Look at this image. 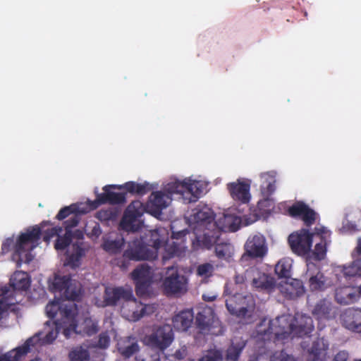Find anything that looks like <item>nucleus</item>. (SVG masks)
I'll return each mask as SVG.
<instances>
[{"label":"nucleus","instance_id":"nucleus-1","mask_svg":"<svg viewBox=\"0 0 361 361\" xmlns=\"http://www.w3.org/2000/svg\"><path fill=\"white\" fill-rule=\"evenodd\" d=\"M75 308V304H62L59 299L49 302L45 307L47 316L52 319L59 314L60 319L53 322H47L45 325L47 326L45 329H49L47 331L36 333L22 345L1 355L0 361H21L32 348L52 343L58 334L61 333L68 321L73 319Z\"/></svg>","mask_w":361,"mask_h":361},{"label":"nucleus","instance_id":"nucleus-2","mask_svg":"<svg viewBox=\"0 0 361 361\" xmlns=\"http://www.w3.org/2000/svg\"><path fill=\"white\" fill-rule=\"evenodd\" d=\"M314 329L313 320L310 316L300 313H296L294 317L283 314L274 319H262L256 326L255 336L263 341L283 342L290 335L310 336Z\"/></svg>","mask_w":361,"mask_h":361},{"label":"nucleus","instance_id":"nucleus-3","mask_svg":"<svg viewBox=\"0 0 361 361\" xmlns=\"http://www.w3.org/2000/svg\"><path fill=\"white\" fill-rule=\"evenodd\" d=\"M171 200L172 197L170 195L161 190L151 193L145 208L140 201H133L126 208L120 226L127 231H137L141 227L137 218L142 215L145 210L152 216L158 217L161 215L162 210L169 205Z\"/></svg>","mask_w":361,"mask_h":361},{"label":"nucleus","instance_id":"nucleus-4","mask_svg":"<svg viewBox=\"0 0 361 361\" xmlns=\"http://www.w3.org/2000/svg\"><path fill=\"white\" fill-rule=\"evenodd\" d=\"M42 229L35 225L28 227L22 233L16 241V255H18V267L22 263L29 264L32 260L30 251L38 244L41 238Z\"/></svg>","mask_w":361,"mask_h":361},{"label":"nucleus","instance_id":"nucleus-5","mask_svg":"<svg viewBox=\"0 0 361 361\" xmlns=\"http://www.w3.org/2000/svg\"><path fill=\"white\" fill-rule=\"evenodd\" d=\"M161 244L160 239H155L151 248L142 239L136 238L129 242L128 248L123 252V258L133 261L154 260L158 257L157 250Z\"/></svg>","mask_w":361,"mask_h":361},{"label":"nucleus","instance_id":"nucleus-6","mask_svg":"<svg viewBox=\"0 0 361 361\" xmlns=\"http://www.w3.org/2000/svg\"><path fill=\"white\" fill-rule=\"evenodd\" d=\"M224 225L216 226L203 229V236L202 240L197 238V241H201L202 246L207 249H210L214 245H216L219 240L221 231L226 229L235 232L239 228L240 219L231 214L224 215Z\"/></svg>","mask_w":361,"mask_h":361},{"label":"nucleus","instance_id":"nucleus-7","mask_svg":"<svg viewBox=\"0 0 361 361\" xmlns=\"http://www.w3.org/2000/svg\"><path fill=\"white\" fill-rule=\"evenodd\" d=\"M228 311L239 318L251 317L255 309V300L252 294L236 293L226 300Z\"/></svg>","mask_w":361,"mask_h":361},{"label":"nucleus","instance_id":"nucleus-8","mask_svg":"<svg viewBox=\"0 0 361 361\" xmlns=\"http://www.w3.org/2000/svg\"><path fill=\"white\" fill-rule=\"evenodd\" d=\"M77 309L73 319H69L63 329L61 334L66 338H69L73 334H78L82 336H91L96 334L98 331L97 323L93 321L90 317H85L82 322L77 323L75 317Z\"/></svg>","mask_w":361,"mask_h":361},{"label":"nucleus","instance_id":"nucleus-9","mask_svg":"<svg viewBox=\"0 0 361 361\" xmlns=\"http://www.w3.org/2000/svg\"><path fill=\"white\" fill-rule=\"evenodd\" d=\"M112 189L122 190L121 185H107L103 187L104 192L97 193L94 201H89L92 209H97L103 204H122L126 202V192H116Z\"/></svg>","mask_w":361,"mask_h":361},{"label":"nucleus","instance_id":"nucleus-10","mask_svg":"<svg viewBox=\"0 0 361 361\" xmlns=\"http://www.w3.org/2000/svg\"><path fill=\"white\" fill-rule=\"evenodd\" d=\"M245 252L240 258V262L244 263L249 259H263L267 253V246L265 238L262 235H254L250 236L245 245Z\"/></svg>","mask_w":361,"mask_h":361},{"label":"nucleus","instance_id":"nucleus-11","mask_svg":"<svg viewBox=\"0 0 361 361\" xmlns=\"http://www.w3.org/2000/svg\"><path fill=\"white\" fill-rule=\"evenodd\" d=\"M313 236L314 233H311L305 228L291 233L288 240L292 251L298 255H307L311 250Z\"/></svg>","mask_w":361,"mask_h":361},{"label":"nucleus","instance_id":"nucleus-12","mask_svg":"<svg viewBox=\"0 0 361 361\" xmlns=\"http://www.w3.org/2000/svg\"><path fill=\"white\" fill-rule=\"evenodd\" d=\"M52 290L63 294L68 300L78 301L80 298V288L72 283L71 277L66 276H55L52 283Z\"/></svg>","mask_w":361,"mask_h":361},{"label":"nucleus","instance_id":"nucleus-13","mask_svg":"<svg viewBox=\"0 0 361 361\" xmlns=\"http://www.w3.org/2000/svg\"><path fill=\"white\" fill-rule=\"evenodd\" d=\"M190 221L197 224V227L201 230L219 226V224L214 221L213 211L206 205L195 208L190 216Z\"/></svg>","mask_w":361,"mask_h":361},{"label":"nucleus","instance_id":"nucleus-14","mask_svg":"<svg viewBox=\"0 0 361 361\" xmlns=\"http://www.w3.org/2000/svg\"><path fill=\"white\" fill-rule=\"evenodd\" d=\"M173 340V333L169 325H164L158 327L148 338L149 343L153 348L160 350H164L168 348Z\"/></svg>","mask_w":361,"mask_h":361},{"label":"nucleus","instance_id":"nucleus-15","mask_svg":"<svg viewBox=\"0 0 361 361\" xmlns=\"http://www.w3.org/2000/svg\"><path fill=\"white\" fill-rule=\"evenodd\" d=\"M288 214L300 218L307 226H311L316 220V212L302 201H297L288 209Z\"/></svg>","mask_w":361,"mask_h":361},{"label":"nucleus","instance_id":"nucleus-16","mask_svg":"<svg viewBox=\"0 0 361 361\" xmlns=\"http://www.w3.org/2000/svg\"><path fill=\"white\" fill-rule=\"evenodd\" d=\"M307 275L309 276L308 286L311 291H324L331 286V280L314 264L308 266Z\"/></svg>","mask_w":361,"mask_h":361},{"label":"nucleus","instance_id":"nucleus-17","mask_svg":"<svg viewBox=\"0 0 361 361\" xmlns=\"http://www.w3.org/2000/svg\"><path fill=\"white\" fill-rule=\"evenodd\" d=\"M227 189L234 200L243 204H247L250 202L251 198L250 180L238 179L235 182L228 183Z\"/></svg>","mask_w":361,"mask_h":361},{"label":"nucleus","instance_id":"nucleus-18","mask_svg":"<svg viewBox=\"0 0 361 361\" xmlns=\"http://www.w3.org/2000/svg\"><path fill=\"white\" fill-rule=\"evenodd\" d=\"M197 326L204 331L214 334L212 330L217 327L219 321L216 318L214 310L211 307H204L198 312L196 316Z\"/></svg>","mask_w":361,"mask_h":361},{"label":"nucleus","instance_id":"nucleus-19","mask_svg":"<svg viewBox=\"0 0 361 361\" xmlns=\"http://www.w3.org/2000/svg\"><path fill=\"white\" fill-rule=\"evenodd\" d=\"M331 231L322 226H316L314 231L315 237L319 238L313 250V255L317 260L324 259L326 253V246L330 243Z\"/></svg>","mask_w":361,"mask_h":361},{"label":"nucleus","instance_id":"nucleus-20","mask_svg":"<svg viewBox=\"0 0 361 361\" xmlns=\"http://www.w3.org/2000/svg\"><path fill=\"white\" fill-rule=\"evenodd\" d=\"M341 322L345 329L361 334V310L349 308L341 314Z\"/></svg>","mask_w":361,"mask_h":361},{"label":"nucleus","instance_id":"nucleus-21","mask_svg":"<svg viewBox=\"0 0 361 361\" xmlns=\"http://www.w3.org/2000/svg\"><path fill=\"white\" fill-rule=\"evenodd\" d=\"M163 288L166 295L182 293L186 290L185 279L177 271L165 278Z\"/></svg>","mask_w":361,"mask_h":361},{"label":"nucleus","instance_id":"nucleus-22","mask_svg":"<svg viewBox=\"0 0 361 361\" xmlns=\"http://www.w3.org/2000/svg\"><path fill=\"white\" fill-rule=\"evenodd\" d=\"M132 297V288L123 287L106 288L104 302L107 306L116 305L120 300L129 299Z\"/></svg>","mask_w":361,"mask_h":361},{"label":"nucleus","instance_id":"nucleus-23","mask_svg":"<svg viewBox=\"0 0 361 361\" xmlns=\"http://www.w3.org/2000/svg\"><path fill=\"white\" fill-rule=\"evenodd\" d=\"M141 302H139L134 296L132 292V297L129 299H125L121 305V312L123 317L132 322L138 321L142 318V314L139 310Z\"/></svg>","mask_w":361,"mask_h":361},{"label":"nucleus","instance_id":"nucleus-24","mask_svg":"<svg viewBox=\"0 0 361 361\" xmlns=\"http://www.w3.org/2000/svg\"><path fill=\"white\" fill-rule=\"evenodd\" d=\"M117 349L123 357L130 358L140 350L138 340L135 336L123 337L118 341Z\"/></svg>","mask_w":361,"mask_h":361},{"label":"nucleus","instance_id":"nucleus-25","mask_svg":"<svg viewBox=\"0 0 361 361\" xmlns=\"http://www.w3.org/2000/svg\"><path fill=\"white\" fill-rule=\"evenodd\" d=\"M312 314L318 319H331L336 317V308L332 302L326 298L319 300L314 305Z\"/></svg>","mask_w":361,"mask_h":361},{"label":"nucleus","instance_id":"nucleus-26","mask_svg":"<svg viewBox=\"0 0 361 361\" xmlns=\"http://www.w3.org/2000/svg\"><path fill=\"white\" fill-rule=\"evenodd\" d=\"M194 314L192 310L180 311L173 318V325L175 329L180 331H186L192 325Z\"/></svg>","mask_w":361,"mask_h":361},{"label":"nucleus","instance_id":"nucleus-27","mask_svg":"<svg viewBox=\"0 0 361 361\" xmlns=\"http://www.w3.org/2000/svg\"><path fill=\"white\" fill-rule=\"evenodd\" d=\"M358 294L351 287H339L335 290V300L341 305H348L355 302Z\"/></svg>","mask_w":361,"mask_h":361},{"label":"nucleus","instance_id":"nucleus-28","mask_svg":"<svg viewBox=\"0 0 361 361\" xmlns=\"http://www.w3.org/2000/svg\"><path fill=\"white\" fill-rule=\"evenodd\" d=\"M10 285L14 290H26L30 286V279L27 272L16 271L10 279Z\"/></svg>","mask_w":361,"mask_h":361},{"label":"nucleus","instance_id":"nucleus-29","mask_svg":"<svg viewBox=\"0 0 361 361\" xmlns=\"http://www.w3.org/2000/svg\"><path fill=\"white\" fill-rule=\"evenodd\" d=\"M184 196L183 198L188 200V202H196L202 190L199 187L200 183L194 180H184Z\"/></svg>","mask_w":361,"mask_h":361},{"label":"nucleus","instance_id":"nucleus-30","mask_svg":"<svg viewBox=\"0 0 361 361\" xmlns=\"http://www.w3.org/2000/svg\"><path fill=\"white\" fill-rule=\"evenodd\" d=\"M262 179L261 192L264 197H269L276 190V178L273 172H265L260 175Z\"/></svg>","mask_w":361,"mask_h":361},{"label":"nucleus","instance_id":"nucleus-31","mask_svg":"<svg viewBox=\"0 0 361 361\" xmlns=\"http://www.w3.org/2000/svg\"><path fill=\"white\" fill-rule=\"evenodd\" d=\"M327 348L322 341H314L308 350L307 361H324Z\"/></svg>","mask_w":361,"mask_h":361},{"label":"nucleus","instance_id":"nucleus-32","mask_svg":"<svg viewBox=\"0 0 361 361\" xmlns=\"http://www.w3.org/2000/svg\"><path fill=\"white\" fill-rule=\"evenodd\" d=\"M121 186L127 192L132 195H144L152 190L149 184L147 182L137 183L134 181H128L121 185Z\"/></svg>","mask_w":361,"mask_h":361},{"label":"nucleus","instance_id":"nucleus-33","mask_svg":"<svg viewBox=\"0 0 361 361\" xmlns=\"http://www.w3.org/2000/svg\"><path fill=\"white\" fill-rule=\"evenodd\" d=\"M85 255V250L81 245L78 243L72 245V251L67 257V264L72 268L78 267L80 265V261Z\"/></svg>","mask_w":361,"mask_h":361},{"label":"nucleus","instance_id":"nucleus-34","mask_svg":"<svg viewBox=\"0 0 361 361\" xmlns=\"http://www.w3.org/2000/svg\"><path fill=\"white\" fill-rule=\"evenodd\" d=\"M252 283L256 288L267 291L271 290L275 286L274 279L266 274H259L257 278L253 279Z\"/></svg>","mask_w":361,"mask_h":361},{"label":"nucleus","instance_id":"nucleus-35","mask_svg":"<svg viewBox=\"0 0 361 361\" xmlns=\"http://www.w3.org/2000/svg\"><path fill=\"white\" fill-rule=\"evenodd\" d=\"M133 279L135 281H151L152 271L151 267L142 264L133 270L131 274Z\"/></svg>","mask_w":361,"mask_h":361},{"label":"nucleus","instance_id":"nucleus-36","mask_svg":"<svg viewBox=\"0 0 361 361\" xmlns=\"http://www.w3.org/2000/svg\"><path fill=\"white\" fill-rule=\"evenodd\" d=\"M291 263L288 259H281L275 266V273L280 279L290 277Z\"/></svg>","mask_w":361,"mask_h":361},{"label":"nucleus","instance_id":"nucleus-37","mask_svg":"<svg viewBox=\"0 0 361 361\" xmlns=\"http://www.w3.org/2000/svg\"><path fill=\"white\" fill-rule=\"evenodd\" d=\"M118 216V212L114 208L103 209L96 213L95 217L101 222L109 223L115 221Z\"/></svg>","mask_w":361,"mask_h":361},{"label":"nucleus","instance_id":"nucleus-38","mask_svg":"<svg viewBox=\"0 0 361 361\" xmlns=\"http://www.w3.org/2000/svg\"><path fill=\"white\" fill-rule=\"evenodd\" d=\"M68 357L71 361H88L90 353L86 348L77 346L69 352Z\"/></svg>","mask_w":361,"mask_h":361},{"label":"nucleus","instance_id":"nucleus-39","mask_svg":"<svg viewBox=\"0 0 361 361\" xmlns=\"http://www.w3.org/2000/svg\"><path fill=\"white\" fill-rule=\"evenodd\" d=\"M184 181H171L168 183L162 190L165 194L172 196L173 194H180L184 196Z\"/></svg>","mask_w":361,"mask_h":361},{"label":"nucleus","instance_id":"nucleus-40","mask_svg":"<svg viewBox=\"0 0 361 361\" xmlns=\"http://www.w3.org/2000/svg\"><path fill=\"white\" fill-rule=\"evenodd\" d=\"M164 250L167 254V258L175 256H180L183 252V246L180 243L172 241L166 242L164 245Z\"/></svg>","mask_w":361,"mask_h":361},{"label":"nucleus","instance_id":"nucleus-41","mask_svg":"<svg viewBox=\"0 0 361 361\" xmlns=\"http://www.w3.org/2000/svg\"><path fill=\"white\" fill-rule=\"evenodd\" d=\"M245 345V343H244L237 345L232 343L226 350V359L231 361H237Z\"/></svg>","mask_w":361,"mask_h":361},{"label":"nucleus","instance_id":"nucleus-42","mask_svg":"<svg viewBox=\"0 0 361 361\" xmlns=\"http://www.w3.org/2000/svg\"><path fill=\"white\" fill-rule=\"evenodd\" d=\"M73 238V232L65 231L63 235H58L54 247L57 250H63L66 248L71 243Z\"/></svg>","mask_w":361,"mask_h":361},{"label":"nucleus","instance_id":"nucleus-43","mask_svg":"<svg viewBox=\"0 0 361 361\" xmlns=\"http://www.w3.org/2000/svg\"><path fill=\"white\" fill-rule=\"evenodd\" d=\"M124 245V239L123 238L114 240H107L103 244V248L106 251L116 254L119 252Z\"/></svg>","mask_w":361,"mask_h":361},{"label":"nucleus","instance_id":"nucleus-44","mask_svg":"<svg viewBox=\"0 0 361 361\" xmlns=\"http://www.w3.org/2000/svg\"><path fill=\"white\" fill-rule=\"evenodd\" d=\"M75 213H85V212L80 210L76 204H73L70 206L64 207L61 209L57 214L56 219L58 220H63L71 214Z\"/></svg>","mask_w":361,"mask_h":361},{"label":"nucleus","instance_id":"nucleus-45","mask_svg":"<svg viewBox=\"0 0 361 361\" xmlns=\"http://www.w3.org/2000/svg\"><path fill=\"white\" fill-rule=\"evenodd\" d=\"M214 271V266L210 263L200 264L197 268V274L199 276L207 279L212 276Z\"/></svg>","mask_w":361,"mask_h":361},{"label":"nucleus","instance_id":"nucleus-46","mask_svg":"<svg viewBox=\"0 0 361 361\" xmlns=\"http://www.w3.org/2000/svg\"><path fill=\"white\" fill-rule=\"evenodd\" d=\"M215 253L218 258L226 259L230 254V244L226 243H217L215 245Z\"/></svg>","mask_w":361,"mask_h":361},{"label":"nucleus","instance_id":"nucleus-47","mask_svg":"<svg viewBox=\"0 0 361 361\" xmlns=\"http://www.w3.org/2000/svg\"><path fill=\"white\" fill-rule=\"evenodd\" d=\"M1 250L4 253L13 250V259L18 262V255H16V242L13 238H8L4 241L1 245Z\"/></svg>","mask_w":361,"mask_h":361},{"label":"nucleus","instance_id":"nucleus-48","mask_svg":"<svg viewBox=\"0 0 361 361\" xmlns=\"http://www.w3.org/2000/svg\"><path fill=\"white\" fill-rule=\"evenodd\" d=\"M360 262H354L350 266L345 267L343 269L344 275L346 276H361V267Z\"/></svg>","mask_w":361,"mask_h":361},{"label":"nucleus","instance_id":"nucleus-49","mask_svg":"<svg viewBox=\"0 0 361 361\" xmlns=\"http://www.w3.org/2000/svg\"><path fill=\"white\" fill-rule=\"evenodd\" d=\"M223 355L220 350H214L209 351L206 355L200 357L198 361H222Z\"/></svg>","mask_w":361,"mask_h":361},{"label":"nucleus","instance_id":"nucleus-50","mask_svg":"<svg viewBox=\"0 0 361 361\" xmlns=\"http://www.w3.org/2000/svg\"><path fill=\"white\" fill-rule=\"evenodd\" d=\"M293 287H295V290L290 292L291 298L299 297L304 294L305 288L301 281L295 279L293 282L290 284V289H293Z\"/></svg>","mask_w":361,"mask_h":361},{"label":"nucleus","instance_id":"nucleus-51","mask_svg":"<svg viewBox=\"0 0 361 361\" xmlns=\"http://www.w3.org/2000/svg\"><path fill=\"white\" fill-rule=\"evenodd\" d=\"M135 292L137 295H144L147 293L151 281H135Z\"/></svg>","mask_w":361,"mask_h":361},{"label":"nucleus","instance_id":"nucleus-52","mask_svg":"<svg viewBox=\"0 0 361 361\" xmlns=\"http://www.w3.org/2000/svg\"><path fill=\"white\" fill-rule=\"evenodd\" d=\"M271 361H297L292 355L284 350L276 351L271 357Z\"/></svg>","mask_w":361,"mask_h":361},{"label":"nucleus","instance_id":"nucleus-53","mask_svg":"<svg viewBox=\"0 0 361 361\" xmlns=\"http://www.w3.org/2000/svg\"><path fill=\"white\" fill-rule=\"evenodd\" d=\"M81 213H75L74 215L64 221L65 231L72 232L71 229L78 226L80 221V216L78 214Z\"/></svg>","mask_w":361,"mask_h":361},{"label":"nucleus","instance_id":"nucleus-54","mask_svg":"<svg viewBox=\"0 0 361 361\" xmlns=\"http://www.w3.org/2000/svg\"><path fill=\"white\" fill-rule=\"evenodd\" d=\"M63 231V228L61 226L53 227L44 231L43 235V240L45 242H49L51 238L57 236Z\"/></svg>","mask_w":361,"mask_h":361},{"label":"nucleus","instance_id":"nucleus-55","mask_svg":"<svg viewBox=\"0 0 361 361\" xmlns=\"http://www.w3.org/2000/svg\"><path fill=\"white\" fill-rule=\"evenodd\" d=\"M141 310L140 313L142 314V317L153 314L157 310V305L155 304H143L141 302L140 305Z\"/></svg>","mask_w":361,"mask_h":361},{"label":"nucleus","instance_id":"nucleus-56","mask_svg":"<svg viewBox=\"0 0 361 361\" xmlns=\"http://www.w3.org/2000/svg\"><path fill=\"white\" fill-rule=\"evenodd\" d=\"M110 344V338L106 333H102L99 336L97 346L100 348L105 349Z\"/></svg>","mask_w":361,"mask_h":361},{"label":"nucleus","instance_id":"nucleus-57","mask_svg":"<svg viewBox=\"0 0 361 361\" xmlns=\"http://www.w3.org/2000/svg\"><path fill=\"white\" fill-rule=\"evenodd\" d=\"M348 358L349 353L347 350H340L335 355L333 361H348Z\"/></svg>","mask_w":361,"mask_h":361},{"label":"nucleus","instance_id":"nucleus-58","mask_svg":"<svg viewBox=\"0 0 361 361\" xmlns=\"http://www.w3.org/2000/svg\"><path fill=\"white\" fill-rule=\"evenodd\" d=\"M185 355H186V350L185 349L177 350L174 353V357L177 360H183V358H185Z\"/></svg>","mask_w":361,"mask_h":361},{"label":"nucleus","instance_id":"nucleus-59","mask_svg":"<svg viewBox=\"0 0 361 361\" xmlns=\"http://www.w3.org/2000/svg\"><path fill=\"white\" fill-rule=\"evenodd\" d=\"M186 235V232L185 231H178V232H174L173 231L172 232V235H171V238L173 239H176V240H179L183 237H185V235Z\"/></svg>","mask_w":361,"mask_h":361},{"label":"nucleus","instance_id":"nucleus-60","mask_svg":"<svg viewBox=\"0 0 361 361\" xmlns=\"http://www.w3.org/2000/svg\"><path fill=\"white\" fill-rule=\"evenodd\" d=\"M102 231L99 225H96L94 226L92 231V234L96 236H99L101 234Z\"/></svg>","mask_w":361,"mask_h":361},{"label":"nucleus","instance_id":"nucleus-61","mask_svg":"<svg viewBox=\"0 0 361 361\" xmlns=\"http://www.w3.org/2000/svg\"><path fill=\"white\" fill-rule=\"evenodd\" d=\"M73 237L75 236L78 239H82L83 238L82 232L79 230H77L75 232V233H73Z\"/></svg>","mask_w":361,"mask_h":361},{"label":"nucleus","instance_id":"nucleus-62","mask_svg":"<svg viewBox=\"0 0 361 361\" xmlns=\"http://www.w3.org/2000/svg\"><path fill=\"white\" fill-rule=\"evenodd\" d=\"M356 251L358 255H361V238H359L357 240V245L356 247Z\"/></svg>","mask_w":361,"mask_h":361},{"label":"nucleus","instance_id":"nucleus-63","mask_svg":"<svg viewBox=\"0 0 361 361\" xmlns=\"http://www.w3.org/2000/svg\"><path fill=\"white\" fill-rule=\"evenodd\" d=\"M203 298V300H205V301H209V302H212V301H214L215 299H216V297L215 296H212V297H208L207 298L205 295H203L202 296Z\"/></svg>","mask_w":361,"mask_h":361},{"label":"nucleus","instance_id":"nucleus-64","mask_svg":"<svg viewBox=\"0 0 361 361\" xmlns=\"http://www.w3.org/2000/svg\"><path fill=\"white\" fill-rule=\"evenodd\" d=\"M136 361H151V359L147 360L146 359L141 357V356H138L136 357Z\"/></svg>","mask_w":361,"mask_h":361}]
</instances>
